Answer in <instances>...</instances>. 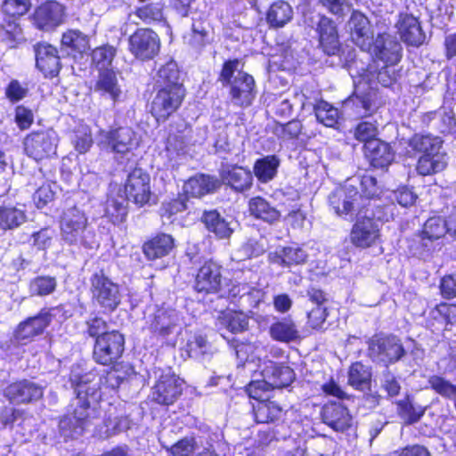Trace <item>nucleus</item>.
Listing matches in <instances>:
<instances>
[{
  "label": "nucleus",
  "instance_id": "f257e3e1",
  "mask_svg": "<svg viewBox=\"0 0 456 456\" xmlns=\"http://www.w3.org/2000/svg\"><path fill=\"white\" fill-rule=\"evenodd\" d=\"M122 378L117 370L99 376L92 370L83 375L72 371L70 381L77 392L72 413L60 420V431L65 438H75L100 417L99 402L108 393L115 392Z\"/></svg>",
  "mask_w": 456,
  "mask_h": 456
},
{
  "label": "nucleus",
  "instance_id": "f03ea898",
  "mask_svg": "<svg viewBox=\"0 0 456 456\" xmlns=\"http://www.w3.org/2000/svg\"><path fill=\"white\" fill-rule=\"evenodd\" d=\"M236 354L245 361V367L252 370L256 364L262 379L251 381L246 391L249 397L260 399L273 388L288 387L293 381L295 374L292 369L268 359L267 350L260 343H241L236 346Z\"/></svg>",
  "mask_w": 456,
  "mask_h": 456
},
{
  "label": "nucleus",
  "instance_id": "7ed1b4c3",
  "mask_svg": "<svg viewBox=\"0 0 456 456\" xmlns=\"http://www.w3.org/2000/svg\"><path fill=\"white\" fill-rule=\"evenodd\" d=\"M393 66L384 65L377 72L373 67L367 69H362L355 84V99L354 103L356 107V113L360 116H370L373 114L381 105L378 91L374 88L375 80L383 86H389L395 79Z\"/></svg>",
  "mask_w": 456,
  "mask_h": 456
},
{
  "label": "nucleus",
  "instance_id": "20e7f679",
  "mask_svg": "<svg viewBox=\"0 0 456 456\" xmlns=\"http://www.w3.org/2000/svg\"><path fill=\"white\" fill-rule=\"evenodd\" d=\"M88 218L79 208L73 206L63 210L60 219L61 239L69 245H83L93 248L94 235L87 229Z\"/></svg>",
  "mask_w": 456,
  "mask_h": 456
},
{
  "label": "nucleus",
  "instance_id": "39448f33",
  "mask_svg": "<svg viewBox=\"0 0 456 456\" xmlns=\"http://www.w3.org/2000/svg\"><path fill=\"white\" fill-rule=\"evenodd\" d=\"M140 139L137 134L128 126H120L99 134L98 144L117 155L125 156L137 149Z\"/></svg>",
  "mask_w": 456,
  "mask_h": 456
},
{
  "label": "nucleus",
  "instance_id": "423d86ee",
  "mask_svg": "<svg viewBox=\"0 0 456 456\" xmlns=\"http://www.w3.org/2000/svg\"><path fill=\"white\" fill-rule=\"evenodd\" d=\"M58 143L59 136L53 129L33 131L23 140L26 154L36 161L54 156Z\"/></svg>",
  "mask_w": 456,
  "mask_h": 456
},
{
  "label": "nucleus",
  "instance_id": "0eeeda50",
  "mask_svg": "<svg viewBox=\"0 0 456 456\" xmlns=\"http://www.w3.org/2000/svg\"><path fill=\"white\" fill-rule=\"evenodd\" d=\"M368 354L373 362L387 366L399 361L404 349L396 337L376 335L368 342Z\"/></svg>",
  "mask_w": 456,
  "mask_h": 456
},
{
  "label": "nucleus",
  "instance_id": "6e6552de",
  "mask_svg": "<svg viewBox=\"0 0 456 456\" xmlns=\"http://www.w3.org/2000/svg\"><path fill=\"white\" fill-rule=\"evenodd\" d=\"M185 95L183 85L162 87L158 91L151 102V114L157 121L166 120L181 105Z\"/></svg>",
  "mask_w": 456,
  "mask_h": 456
},
{
  "label": "nucleus",
  "instance_id": "1a4fd4ad",
  "mask_svg": "<svg viewBox=\"0 0 456 456\" xmlns=\"http://www.w3.org/2000/svg\"><path fill=\"white\" fill-rule=\"evenodd\" d=\"M94 299L105 311H113L120 303L118 286L102 273H96L91 279Z\"/></svg>",
  "mask_w": 456,
  "mask_h": 456
},
{
  "label": "nucleus",
  "instance_id": "9d476101",
  "mask_svg": "<svg viewBox=\"0 0 456 456\" xmlns=\"http://www.w3.org/2000/svg\"><path fill=\"white\" fill-rule=\"evenodd\" d=\"M124 350V337L118 331L103 333L96 338L94 358L102 365H108L117 361Z\"/></svg>",
  "mask_w": 456,
  "mask_h": 456
},
{
  "label": "nucleus",
  "instance_id": "9b49d317",
  "mask_svg": "<svg viewBox=\"0 0 456 456\" xmlns=\"http://www.w3.org/2000/svg\"><path fill=\"white\" fill-rule=\"evenodd\" d=\"M149 329L163 338L181 331L179 314L171 308L159 307L146 316Z\"/></svg>",
  "mask_w": 456,
  "mask_h": 456
},
{
  "label": "nucleus",
  "instance_id": "f8f14e48",
  "mask_svg": "<svg viewBox=\"0 0 456 456\" xmlns=\"http://www.w3.org/2000/svg\"><path fill=\"white\" fill-rule=\"evenodd\" d=\"M124 187L128 200L139 206L149 203L151 198V177L142 168H134L128 174Z\"/></svg>",
  "mask_w": 456,
  "mask_h": 456
},
{
  "label": "nucleus",
  "instance_id": "ddd939ff",
  "mask_svg": "<svg viewBox=\"0 0 456 456\" xmlns=\"http://www.w3.org/2000/svg\"><path fill=\"white\" fill-rule=\"evenodd\" d=\"M183 381L170 370L162 371L152 387L151 398L159 404L175 403L183 390Z\"/></svg>",
  "mask_w": 456,
  "mask_h": 456
},
{
  "label": "nucleus",
  "instance_id": "4468645a",
  "mask_svg": "<svg viewBox=\"0 0 456 456\" xmlns=\"http://www.w3.org/2000/svg\"><path fill=\"white\" fill-rule=\"evenodd\" d=\"M159 47V36L150 28H139L129 38L130 52L142 61L154 58Z\"/></svg>",
  "mask_w": 456,
  "mask_h": 456
},
{
  "label": "nucleus",
  "instance_id": "2eb2a0df",
  "mask_svg": "<svg viewBox=\"0 0 456 456\" xmlns=\"http://www.w3.org/2000/svg\"><path fill=\"white\" fill-rule=\"evenodd\" d=\"M357 189L350 182L343 187L337 188L329 197L330 205L338 216H347L361 209V203Z\"/></svg>",
  "mask_w": 456,
  "mask_h": 456
},
{
  "label": "nucleus",
  "instance_id": "dca6fc26",
  "mask_svg": "<svg viewBox=\"0 0 456 456\" xmlns=\"http://www.w3.org/2000/svg\"><path fill=\"white\" fill-rule=\"evenodd\" d=\"M305 22L313 28L316 26L320 44L324 52L329 55L335 54L338 49V38L333 22L329 18L318 13L310 17L305 16Z\"/></svg>",
  "mask_w": 456,
  "mask_h": 456
},
{
  "label": "nucleus",
  "instance_id": "f3484780",
  "mask_svg": "<svg viewBox=\"0 0 456 456\" xmlns=\"http://www.w3.org/2000/svg\"><path fill=\"white\" fill-rule=\"evenodd\" d=\"M401 45L388 34L379 35L368 51L384 65L395 66L401 59Z\"/></svg>",
  "mask_w": 456,
  "mask_h": 456
},
{
  "label": "nucleus",
  "instance_id": "a211bd4d",
  "mask_svg": "<svg viewBox=\"0 0 456 456\" xmlns=\"http://www.w3.org/2000/svg\"><path fill=\"white\" fill-rule=\"evenodd\" d=\"M379 238L378 223L367 216H359L353 225L350 240L357 248H369Z\"/></svg>",
  "mask_w": 456,
  "mask_h": 456
},
{
  "label": "nucleus",
  "instance_id": "6ab92c4d",
  "mask_svg": "<svg viewBox=\"0 0 456 456\" xmlns=\"http://www.w3.org/2000/svg\"><path fill=\"white\" fill-rule=\"evenodd\" d=\"M31 6L30 0H4L1 12L0 28L7 34L15 36L20 31L16 19L28 12Z\"/></svg>",
  "mask_w": 456,
  "mask_h": 456
},
{
  "label": "nucleus",
  "instance_id": "aec40b11",
  "mask_svg": "<svg viewBox=\"0 0 456 456\" xmlns=\"http://www.w3.org/2000/svg\"><path fill=\"white\" fill-rule=\"evenodd\" d=\"M43 387L37 383L23 379L9 385L4 390V396L13 403H28L43 396Z\"/></svg>",
  "mask_w": 456,
  "mask_h": 456
},
{
  "label": "nucleus",
  "instance_id": "412c9836",
  "mask_svg": "<svg viewBox=\"0 0 456 456\" xmlns=\"http://www.w3.org/2000/svg\"><path fill=\"white\" fill-rule=\"evenodd\" d=\"M323 423L337 432H344L353 423V418L346 407L341 403H328L322 410Z\"/></svg>",
  "mask_w": 456,
  "mask_h": 456
},
{
  "label": "nucleus",
  "instance_id": "4be33fe9",
  "mask_svg": "<svg viewBox=\"0 0 456 456\" xmlns=\"http://www.w3.org/2000/svg\"><path fill=\"white\" fill-rule=\"evenodd\" d=\"M36 65L45 77H55L61 69L60 57L57 49L46 43H39L35 46Z\"/></svg>",
  "mask_w": 456,
  "mask_h": 456
},
{
  "label": "nucleus",
  "instance_id": "5701e85b",
  "mask_svg": "<svg viewBox=\"0 0 456 456\" xmlns=\"http://www.w3.org/2000/svg\"><path fill=\"white\" fill-rule=\"evenodd\" d=\"M308 257L307 248L296 244L276 248L274 251L270 252L268 256L269 261L272 264L284 267L304 265L307 262Z\"/></svg>",
  "mask_w": 456,
  "mask_h": 456
},
{
  "label": "nucleus",
  "instance_id": "b1692460",
  "mask_svg": "<svg viewBox=\"0 0 456 456\" xmlns=\"http://www.w3.org/2000/svg\"><path fill=\"white\" fill-rule=\"evenodd\" d=\"M221 266L209 260L200 268L196 277L195 289L199 292H216L221 287Z\"/></svg>",
  "mask_w": 456,
  "mask_h": 456
},
{
  "label": "nucleus",
  "instance_id": "393cba45",
  "mask_svg": "<svg viewBox=\"0 0 456 456\" xmlns=\"http://www.w3.org/2000/svg\"><path fill=\"white\" fill-rule=\"evenodd\" d=\"M348 25L353 42L362 51H370L373 35L368 19L362 13L354 12Z\"/></svg>",
  "mask_w": 456,
  "mask_h": 456
},
{
  "label": "nucleus",
  "instance_id": "a878e982",
  "mask_svg": "<svg viewBox=\"0 0 456 456\" xmlns=\"http://www.w3.org/2000/svg\"><path fill=\"white\" fill-rule=\"evenodd\" d=\"M231 86V95L234 102L240 106L249 105L255 98V81L252 76L239 71Z\"/></svg>",
  "mask_w": 456,
  "mask_h": 456
},
{
  "label": "nucleus",
  "instance_id": "bb28decb",
  "mask_svg": "<svg viewBox=\"0 0 456 456\" xmlns=\"http://www.w3.org/2000/svg\"><path fill=\"white\" fill-rule=\"evenodd\" d=\"M63 14L61 4L54 1L46 2L37 9L34 15L35 24L40 29L53 28L62 22Z\"/></svg>",
  "mask_w": 456,
  "mask_h": 456
},
{
  "label": "nucleus",
  "instance_id": "cd10ccee",
  "mask_svg": "<svg viewBox=\"0 0 456 456\" xmlns=\"http://www.w3.org/2000/svg\"><path fill=\"white\" fill-rule=\"evenodd\" d=\"M51 322L50 314L42 311L34 317L28 318L20 323L15 330V338L19 342L26 343L34 337L43 333Z\"/></svg>",
  "mask_w": 456,
  "mask_h": 456
},
{
  "label": "nucleus",
  "instance_id": "c85d7f7f",
  "mask_svg": "<svg viewBox=\"0 0 456 456\" xmlns=\"http://www.w3.org/2000/svg\"><path fill=\"white\" fill-rule=\"evenodd\" d=\"M397 28L403 41L411 45H419L425 40L419 20L411 14H401Z\"/></svg>",
  "mask_w": 456,
  "mask_h": 456
},
{
  "label": "nucleus",
  "instance_id": "c756f323",
  "mask_svg": "<svg viewBox=\"0 0 456 456\" xmlns=\"http://www.w3.org/2000/svg\"><path fill=\"white\" fill-rule=\"evenodd\" d=\"M94 92L102 97L110 99L116 102L122 94V89L118 84L116 73L112 69H105L99 72L94 85Z\"/></svg>",
  "mask_w": 456,
  "mask_h": 456
},
{
  "label": "nucleus",
  "instance_id": "7c9ffc66",
  "mask_svg": "<svg viewBox=\"0 0 456 456\" xmlns=\"http://www.w3.org/2000/svg\"><path fill=\"white\" fill-rule=\"evenodd\" d=\"M365 154L374 167H387L394 159V153L388 143L380 140H372L364 145Z\"/></svg>",
  "mask_w": 456,
  "mask_h": 456
},
{
  "label": "nucleus",
  "instance_id": "2f4dec72",
  "mask_svg": "<svg viewBox=\"0 0 456 456\" xmlns=\"http://www.w3.org/2000/svg\"><path fill=\"white\" fill-rule=\"evenodd\" d=\"M218 186L217 179L206 175H199L185 182L183 192L189 197L200 198L213 192Z\"/></svg>",
  "mask_w": 456,
  "mask_h": 456
},
{
  "label": "nucleus",
  "instance_id": "473e14b6",
  "mask_svg": "<svg viewBox=\"0 0 456 456\" xmlns=\"http://www.w3.org/2000/svg\"><path fill=\"white\" fill-rule=\"evenodd\" d=\"M425 122H433V126L442 134H456V118L451 108L443 107L427 113Z\"/></svg>",
  "mask_w": 456,
  "mask_h": 456
},
{
  "label": "nucleus",
  "instance_id": "72a5a7b5",
  "mask_svg": "<svg viewBox=\"0 0 456 456\" xmlns=\"http://www.w3.org/2000/svg\"><path fill=\"white\" fill-rule=\"evenodd\" d=\"M222 178L224 183L238 191L249 189L253 181L250 170L241 167H232L227 170H224Z\"/></svg>",
  "mask_w": 456,
  "mask_h": 456
},
{
  "label": "nucleus",
  "instance_id": "f704fd0d",
  "mask_svg": "<svg viewBox=\"0 0 456 456\" xmlns=\"http://www.w3.org/2000/svg\"><path fill=\"white\" fill-rule=\"evenodd\" d=\"M174 248V239L168 234H159L143 245V252L150 260L163 257Z\"/></svg>",
  "mask_w": 456,
  "mask_h": 456
},
{
  "label": "nucleus",
  "instance_id": "c9c22d12",
  "mask_svg": "<svg viewBox=\"0 0 456 456\" xmlns=\"http://www.w3.org/2000/svg\"><path fill=\"white\" fill-rule=\"evenodd\" d=\"M256 400L257 403L253 405V409L256 422L268 423L281 417L282 409L276 403L267 400V394Z\"/></svg>",
  "mask_w": 456,
  "mask_h": 456
},
{
  "label": "nucleus",
  "instance_id": "e433bc0d",
  "mask_svg": "<svg viewBox=\"0 0 456 456\" xmlns=\"http://www.w3.org/2000/svg\"><path fill=\"white\" fill-rule=\"evenodd\" d=\"M269 333L273 339L281 342H290L299 337L294 322L289 318H283L272 323Z\"/></svg>",
  "mask_w": 456,
  "mask_h": 456
},
{
  "label": "nucleus",
  "instance_id": "4c0bfd02",
  "mask_svg": "<svg viewBox=\"0 0 456 456\" xmlns=\"http://www.w3.org/2000/svg\"><path fill=\"white\" fill-rule=\"evenodd\" d=\"M248 209L252 216L267 223H273L280 217V212L262 197L252 198L248 202Z\"/></svg>",
  "mask_w": 456,
  "mask_h": 456
},
{
  "label": "nucleus",
  "instance_id": "58836bf2",
  "mask_svg": "<svg viewBox=\"0 0 456 456\" xmlns=\"http://www.w3.org/2000/svg\"><path fill=\"white\" fill-rule=\"evenodd\" d=\"M134 17L138 18L142 23L148 25L159 23L166 24L163 8L159 4L143 5L137 8L134 13H130L129 19L133 22L137 23V21L134 20Z\"/></svg>",
  "mask_w": 456,
  "mask_h": 456
},
{
  "label": "nucleus",
  "instance_id": "ea45409f",
  "mask_svg": "<svg viewBox=\"0 0 456 456\" xmlns=\"http://www.w3.org/2000/svg\"><path fill=\"white\" fill-rule=\"evenodd\" d=\"M248 316L242 312L227 310L217 319L219 329H227L231 332H240L248 328Z\"/></svg>",
  "mask_w": 456,
  "mask_h": 456
},
{
  "label": "nucleus",
  "instance_id": "a19ab883",
  "mask_svg": "<svg viewBox=\"0 0 456 456\" xmlns=\"http://www.w3.org/2000/svg\"><path fill=\"white\" fill-rule=\"evenodd\" d=\"M27 219L25 210L16 206H4L0 208V229L13 230Z\"/></svg>",
  "mask_w": 456,
  "mask_h": 456
},
{
  "label": "nucleus",
  "instance_id": "79ce46f5",
  "mask_svg": "<svg viewBox=\"0 0 456 456\" xmlns=\"http://www.w3.org/2000/svg\"><path fill=\"white\" fill-rule=\"evenodd\" d=\"M61 45L69 54L84 53L89 49L88 37L77 30H69L62 35Z\"/></svg>",
  "mask_w": 456,
  "mask_h": 456
},
{
  "label": "nucleus",
  "instance_id": "37998d69",
  "mask_svg": "<svg viewBox=\"0 0 456 456\" xmlns=\"http://www.w3.org/2000/svg\"><path fill=\"white\" fill-rule=\"evenodd\" d=\"M293 16L291 6L283 1L273 3L267 12V22L271 27L281 28L287 24Z\"/></svg>",
  "mask_w": 456,
  "mask_h": 456
},
{
  "label": "nucleus",
  "instance_id": "c03bdc74",
  "mask_svg": "<svg viewBox=\"0 0 456 456\" xmlns=\"http://www.w3.org/2000/svg\"><path fill=\"white\" fill-rule=\"evenodd\" d=\"M446 164L445 155L442 152L423 154L419 159L417 171L421 175H428L442 171Z\"/></svg>",
  "mask_w": 456,
  "mask_h": 456
},
{
  "label": "nucleus",
  "instance_id": "a18cd8bd",
  "mask_svg": "<svg viewBox=\"0 0 456 456\" xmlns=\"http://www.w3.org/2000/svg\"><path fill=\"white\" fill-rule=\"evenodd\" d=\"M280 166V159L270 155L257 159L254 165V173L261 183H268L274 178Z\"/></svg>",
  "mask_w": 456,
  "mask_h": 456
},
{
  "label": "nucleus",
  "instance_id": "49530a36",
  "mask_svg": "<svg viewBox=\"0 0 456 456\" xmlns=\"http://www.w3.org/2000/svg\"><path fill=\"white\" fill-rule=\"evenodd\" d=\"M202 221L207 229L219 238H227L233 231L231 224L222 218L216 211L206 212L202 217Z\"/></svg>",
  "mask_w": 456,
  "mask_h": 456
},
{
  "label": "nucleus",
  "instance_id": "de8ad7c7",
  "mask_svg": "<svg viewBox=\"0 0 456 456\" xmlns=\"http://www.w3.org/2000/svg\"><path fill=\"white\" fill-rule=\"evenodd\" d=\"M410 144L414 150L423 152V154H432L440 152L442 141L439 137L430 134H415Z\"/></svg>",
  "mask_w": 456,
  "mask_h": 456
},
{
  "label": "nucleus",
  "instance_id": "09e8293b",
  "mask_svg": "<svg viewBox=\"0 0 456 456\" xmlns=\"http://www.w3.org/2000/svg\"><path fill=\"white\" fill-rule=\"evenodd\" d=\"M446 232H448V220L444 221L441 217L434 216L425 223L422 231V240H438L442 238Z\"/></svg>",
  "mask_w": 456,
  "mask_h": 456
},
{
  "label": "nucleus",
  "instance_id": "8fccbe9b",
  "mask_svg": "<svg viewBox=\"0 0 456 456\" xmlns=\"http://www.w3.org/2000/svg\"><path fill=\"white\" fill-rule=\"evenodd\" d=\"M71 142L75 150L78 153H86L93 145V138L90 127L86 125L77 126L74 130Z\"/></svg>",
  "mask_w": 456,
  "mask_h": 456
},
{
  "label": "nucleus",
  "instance_id": "3c124183",
  "mask_svg": "<svg viewBox=\"0 0 456 456\" xmlns=\"http://www.w3.org/2000/svg\"><path fill=\"white\" fill-rule=\"evenodd\" d=\"M314 111L317 120L324 126L332 127L338 123V110L327 102H319L314 106Z\"/></svg>",
  "mask_w": 456,
  "mask_h": 456
},
{
  "label": "nucleus",
  "instance_id": "603ef678",
  "mask_svg": "<svg viewBox=\"0 0 456 456\" xmlns=\"http://www.w3.org/2000/svg\"><path fill=\"white\" fill-rule=\"evenodd\" d=\"M211 39L208 23L206 20H194L190 44L194 47H202L209 44Z\"/></svg>",
  "mask_w": 456,
  "mask_h": 456
},
{
  "label": "nucleus",
  "instance_id": "864d4df0",
  "mask_svg": "<svg viewBox=\"0 0 456 456\" xmlns=\"http://www.w3.org/2000/svg\"><path fill=\"white\" fill-rule=\"evenodd\" d=\"M370 379L369 369L361 362H355L351 365L348 373L349 384L356 389H363Z\"/></svg>",
  "mask_w": 456,
  "mask_h": 456
},
{
  "label": "nucleus",
  "instance_id": "5fc2aeb1",
  "mask_svg": "<svg viewBox=\"0 0 456 456\" xmlns=\"http://www.w3.org/2000/svg\"><path fill=\"white\" fill-rule=\"evenodd\" d=\"M116 54V49L110 45H102L95 48L92 53V61L102 70L110 69Z\"/></svg>",
  "mask_w": 456,
  "mask_h": 456
},
{
  "label": "nucleus",
  "instance_id": "6e6d98bb",
  "mask_svg": "<svg viewBox=\"0 0 456 456\" xmlns=\"http://www.w3.org/2000/svg\"><path fill=\"white\" fill-rule=\"evenodd\" d=\"M162 447L172 456H190L195 450V440L193 437H184L177 443L168 445L159 438Z\"/></svg>",
  "mask_w": 456,
  "mask_h": 456
},
{
  "label": "nucleus",
  "instance_id": "4d7b16f0",
  "mask_svg": "<svg viewBox=\"0 0 456 456\" xmlns=\"http://www.w3.org/2000/svg\"><path fill=\"white\" fill-rule=\"evenodd\" d=\"M179 70L175 61H170L159 68L158 71V82L162 83L164 87H171L179 83Z\"/></svg>",
  "mask_w": 456,
  "mask_h": 456
},
{
  "label": "nucleus",
  "instance_id": "13d9d810",
  "mask_svg": "<svg viewBox=\"0 0 456 456\" xmlns=\"http://www.w3.org/2000/svg\"><path fill=\"white\" fill-rule=\"evenodd\" d=\"M56 285V281L53 277H37L30 281L29 292L34 296H46L54 291Z\"/></svg>",
  "mask_w": 456,
  "mask_h": 456
},
{
  "label": "nucleus",
  "instance_id": "bf43d9fd",
  "mask_svg": "<svg viewBox=\"0 0 456 456\" xmlns=\"http://www.w3.org/2000/svg\"><path fill=\"white\" fill-rule=\"evenodd\" d=\"M230 295L232 297L239 296L240 298L250 302L254 306H256L262 301L264 296L262 290L246 285H234L230 290Z\"/></svg>",
  "mask_w": 456,
  "mask_h": 456
},
{
  "label": "nucleus",
  "instance_id": "052dcab7",
  "mask_svg": "<svg viewBox=\"0 0 456 456\" xmlns=\"http://www.w3.org/2000/svg\"><path fill=\"white\" fill-rule=\"evenodd\" d=\"M166 151L171 161L184 155L186 153V143L183 138L181 135L170 134L167 140Z\"/></svg>",
  "mask_w": 456,
  "mask_h": 456
},
{
  "label": "nucleus",
  "instance_id": "680f3d73",
  "mask_svg": "<svg viewBox=\"0 0 456 456\" xmlns=\"http://www.w3.org/2000/svg\"><path fill=\"white\" fill-rule=\"evenodd\" d=\"M378 134V126L376 123L362 121L360 122L354 129V137L360 142H363L364 145L376 138Z\"/></svg>",
  "mask_w": 456,
  "mask_h": 456
},
{
  "label": "nucleus",
  "instance_id": "e2e57ef3",
  "mask_svg": "<svg viewBox=\"0 0 456 456\" xmlns=\"http://www.w3.org/2000/svg\"><path fill=\"white\" fill-rule=\"evenodd\" d=\"M430 387L439 395L447 398H452L456 395V386L440 376L434 375L429 378Z\"/></svg>",
  "mask_w": 456,
  "mask_h": 456
},
{
  "label": "nucleus",
  "instance_id": "0e129e2a",
  "mask_svg": "<svg viewBox=\"0 0 456 456\" xmlns=\"http://www.w3.org/2000/svg\"><path fill=\"white\" fill-rule=\"evenodd\" d=\"M186 209V204L183 198L175 199L168 202H165L161 208L162 219L172 222L173 216L177 213L183 212Z\"/></svg>",
  "mask_w": 456,
  "mask_h": 456
},
{
  "label": "nucleus",
  "instance_id": "69168bd1",
  "mask_svg": "<svg viewBox=\"0 0 456 456\" xmlns=\"http://www.w3.org/2000/svg\"><path fill=\"white\" fill-rule=\"evenodd\" d=\"M425 409L421 406H414L410 402L400 403V414L408 423L417 422L424 414Z\"/></svg>",
  "mask_w": 456,
  "mask_h": 456
},
{
  "label": "nucleus",
  "instance_id": "338daca9",
  "mask_svg": "<svg viewBox=\"0 0 456 456\" xmlns=\"http://www.w3.org/2000/svg\"><path fill=\"white\" fill-rule=\"evenodd\" d=\"M327 314V308L323 305H316V306L308 313V324L313 329H322Z\"/></svg>",
  "mask_w": 456,
  "mask_h": 456
},
{
  "label": "nucleus",
  "instance_id": "774afa93",
  "mask_svg": "<svg viewBox=\"0 0 456 456\" xmlns=\"http://www.w3.org/2000/svg\"><path fill=\"white\" fill-rule=\"evenodd\" d=\"M28 93V88L18 80H12L5 89L6 97L12 102L23 99Z\"/></svg>",
  "mask_w": 456,
  "mask_h": 456
}]
</instances>
